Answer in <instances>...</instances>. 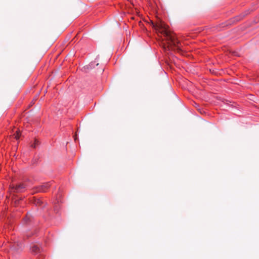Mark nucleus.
I'll list each match as a JSON object with an SVG mask.
<instances>
[{
  "label": "nucleus",
  "instance_id": "1",
  "mask_svg": "<svg viewBox=\"0 0 259 259\" xmlns=\"http://www.w3.org/2000/svg\"><path fill=\"white\" fill-rule=\"evenodd\" d=\"M154 27L156 30L162 34L165 37V40L167 42V46L166 47V45H163V48L164 49H166V48H167L168 50L176 49L179 52L181 51L180 41L178 40L173 32L168 30V26L163 22L160 21L157 22L156 24L154 25Z\"/></svg>",
  "mask_w": 259,
  "mask_h": 259
},
{
  "label": "nucleus",
  "instance_id": "2",
  "mask_svg": "<svg viewBox=\"0 0 259 259\" xmlns=\"http://www.w3.org/2000/svg\"><path fill=\"white\" fill-rule=\"evenodd\" d=\"M26 187V186L22 183L19 184L16 186H11L10 189L12 192H21L22 190Z\"/></svg>",
  "mask_w": 259,
  "mask_h": 259
},
{
  "label": "nucleus",
  "instance_id": "3",
  "mask_svg": "<svg viewBox=\"0 0 259 259\" xmlns=\"http://www.w3.org/2000/svg\"><path fill=\"white\" fill-rule=\"evenodd\" d=\"M50 187V183H45L40 186H39L36 188V192H45Z\"/></svg>",
  "mask_w": 259,
  "mask_h": 259
},
{
  "label": "nucleus",
  "instance_id": "4",
  "mask_svg": "<svg viewBox=\"0 0 259 259\" xmlns=\"http://www.w3.org/2000/svg\"><path fill=\"white\" fill-rule=\"evenodd\" d=\"M22 248H23L22 244L21 243H19V242H17V244H14L13 246H12V248L17 251L22 250Z\"/></svg>",
  "mask_w": 259,
  "mask_h": 259
},
{
  "label": "nucleus",
  "instance_id": "5",
  "mask_svg": "<svg viewBox=\"0 0 259 259\" xmlns=\"http://www.w3.org/2000/svg\"><path fill=\"white\" fill-rule=\"evenodd\" d=\"M31 250L33 252L37 253L39 251L40 248L37 245H33L31 248Z\"/></svg>",
  "mask_w": 259,
  "mask_h": 259
},
{
  "label": "nucleus",
  "instance_id": "6",
  "mask_svg": "<svg viewBox=\"0 0 259 259\" xmlns=\"http://www.w3.org/2000/svg\"><path fill=\"white\" fill-rule=\"evenodd\" d=\"M39 144V142L37 140H35L34 141V143L31 145V147L35 148L37 147V145Z\"/></svg>",
  "mask_w": 259,
  "mask_h": 259
},
{
  "label": "nucleus",
  "instance_id": "7",
  "mask_svg": "<svg viewBox=\"0 0 259 259\" xmlns=\"http://www.w3.org/2000/svg\"><path fill=\"white\" fill-rule=\"evenodd\" d=\"M20 131H17L16 132V134H14V136H15V138L17 140H18L20 137Z\"/></svg>",
  "mask_w": 259,
  "mask_h": 259
},
{
  "label": "nucleus",
  "instance_id": "8",
  "mask_svg": "<svg viewBox=\"0 0 259 259\" xmlns=\"http://www.w3.org/2000/svg\"><path fill=\"white\" fill-rule=\"evenodd\" d=\"M74 140L76 141L77 139V137L76 135L74 136Z\"/></svg>",
  "mask_w": 259,
  "mask_h": 259
},
{
  "label": "nucleus",
  "instance_id": "9",
  "mask_svg": "<svg viewBox=\"0 0 259 259\" xmlns=\"http://www.w3.org/2000/svg\"><path fill=\"white\" fill-rule=\"evenodd\" d=\"M41 202H40V200H38V201H37V203H39V204H41Z\"/></svg>",
  "mask_w": 259,
  "mask_h": 259
}]
</instances>
